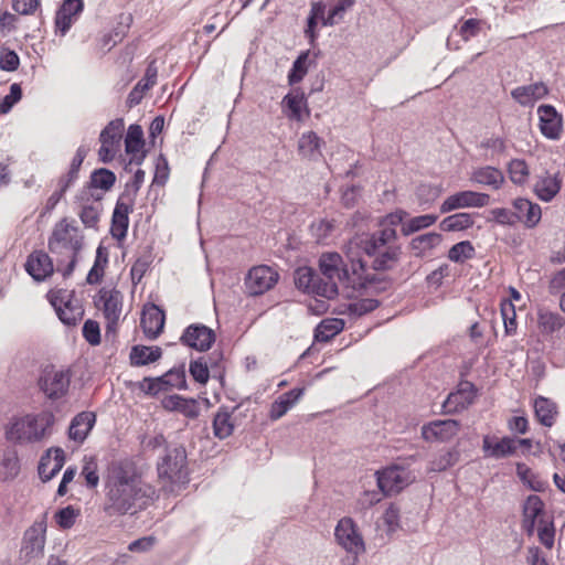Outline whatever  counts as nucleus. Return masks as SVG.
Segmentation results:
<instances>
[{"instance_id": "obj_42", "label": "nucleus", "mask_w": 565, "mask_h": 565, "mask_svg": "<svg viewBox=\"0 0 565 565\" xmlns=\"http://www.w3.org/2000/svg\"><path fill=\"white\" fill-rule=\"evenodd\" d=\"M443 236L439 233L430 232L414 237L411 247L416 256H423L440 245Z\"/></svg>"}, {"instance_id": "obj_31", "label": "nucleus", "mask_w": 565, "mask_h": 565, "mask_svg": "<svg viewBox=\"0 0 565 565\" xmlns=\"http://www.w3.org/2000/svg\"><path fill=\"white\" fill-rule=\"evenodd\" d=\"M473 183L499 190L504 183V174L498 168L486 166L475 169L470 174Z\"/></svg>"}, {"instance_id": "obj_33", "label": "nucleus", "mask_w": 565, "mask_h": 565, "mask_svg": "<svg viewBox=\"0 0 565 565\" xmlns=\"http://www.w3.org/2000/svg\"><path fill=\"white\" fill-rule=\"evenodd\" d=\"M189 372L193 380L200 384H206L210 379V372H213V376L222 377V371L217 362H209L204 356L199 358L190 362Z\"/></svg>"}, {"instance_id": "obj_27", "label": "nucleus", "mask_w": 565, "mask_h": 565, "mask_svg": "<svg viewBox=\"0 0 565 565\" xmlns=\"http://www.w3.org/2000/svg\"><path fill=\"white\" fill-rule=\"evenodd\" d=\"M513 207L518 215V222H523L527 228L535 227L541 221L542 210L537 203L518 198L513 201Z\"/></svg>"}, {"instance_id": "obj_7", "label": "nucleus", "mask_w": 565, "mask_h": 565, "mask_svg": "<svg viewBox=\"0 0 565 565\" xmlns=\"http://www.w3.org/2000/svg\"><path fill=\"white\" fill-rule=\"evenodd\" d=\"M158 475L171 483H185L188 481L186 452L183 446H173L166 449L164 456L158 462Z\"/></svg>"}, {"instance_id": "obj_57", "label": "nucleus", "mask_w": 565, "mask_h": 565, "mask_svg": "<svg viewBox=\"0 0 565 565\" xmlns=\"http://www.w3.org/2000/svg\"><path fill=\"white\" fill-rule=\"evenodd\" d=\"M81 476L85 479L86 486L89 489H95L98 486L99 476L97 473V463L93 458L85 457Z\"/></svg>"}, {"instance_id": "obj_56", "label": "nucleus", "mask_w": 565, "mask_h": 565, "mask_svg": "<svg viewBox=\"0 0 565 565\" xmlns=\"http://www.w3.org/2000/svg\"><path fill=\"white\" fill-rule=\"evenodd\" d=\"M167 390L169 388H178L185 390L186 388V375L183 367L181 369H172L166 374L162 375Z\"/></svg>"}, {"instance_id": "obj_18", "label": "nucleus", "mask_w": 565, "mask_h": 565, "mask_svg": "<svg viewBox=\"0 0 565 565\" xmlns=\"http://www.w3.org/2000/svg\"><path fill=\"white\" fill-rule=\"evenodd\" d=\"M540 130L550 140H558L563 132V119L552 105H541L537 108Z\"/></svg>"}, {"instance_id": "obj_48", "label": "nucleus", "mask_w": 565, "mask_h": 565, "mask_svg": "<svg viewBox=\"0 0 565 565\" xmlns=\"http://www.w3.org/2000/svg\"><path fill=\"white\" fill-rule=\"evenodd\" d=\"M508 173L512 183L522 185L526 183L530 168L523 159H512L508 164Z\"/></svg>"}, {"instance_id": "obj_13", "label": "nucleus", "mask_w": 565, "mask_h": 565, "mask_svg": "<svg viewBox=\"0 0 565 565\" xmlns=\"http://www.w3.org/2000/svg\"><path fill=\"white\" fill-rule=\"evenodd\" d=\"M461 424L456 419H436L422 426V437L428 443H448L460 431Z\"/></svg>"}, {"instance_id": "obj_15", "label": "nucleus", "mask_w": 565, "mask_h": 565, "mask_svg": "<svg viewBox=\"0 0 565 565\" xmlns=\"http://www.w3.org/2000/svg\"><path fill=\"white\" fill-rule=\"evenodd\" d=\"M132 207L134 198L129 193H122L117 200L111 217L110 233L115 239L121 241L127 236L129 213Z\"/></svg>"}, {"instance_id": "obj_29", "label": "nucleus", "mask_w": 565, "mask_h": 565, "mask_svg": "<svg viewBox=\"0 0 565 565\" xmlns=\"http://www.w3.org/2000/svg\"><path fill=\"white\" fill-rule=\"evenodd\" d=\"M547 94L548 88L543 82L518 86L511 90L512 98L521 106H531L536 100L544 98Z\"/></svg>"}, {"instance_id": "obj_20", "label": "nucleus", "mask_w": 565, "mask_h": 565, "mask_svg": "<svg viewBox=\"0 0 565 565\" xmlns=\"http://www.w3.org/2000/svg\"><path fill=\"white\" fill-rule=\"evenodd\" d=\"M544 502L536 494L526 498L523 504L522 527L527 535H533L541 519H550L544 510Z\"/></svg>"}, {"instance_id": "obj_11", "label": "nucleus", "mask_w": 565, "mask_h": 565, "mask_svg": "<svg viewBox=\"0 0 565 565\" xmlns=\"http://www.w3.org/2000/svg\"><path fill=\"white\" fill-rule=\"evenodd\" d=\"M490 203V195L483 192L463 190L456 192L444 200L439 210L446 214L455 210L483 207Z\"/></svg>"}, {"instance_id": "obj_35", "label": "nucleus", "mask_w": 565, "mask_h": 565, "mask_svg": "<svg viewBox=\"0 0 565 565\" xmlns=\"http://www.w3.org/2000/svg\"><path fill=\"white\" fill-rule=\"evenodd\" d=\"M323 140L315 132H303L298 140V151L307 159L317 160L321 156Z\"/></svg>"}, {"instance_id": "obj_54", "label": "nucleus", "mask_w": 565, "mask_h": 565, "mask_svg": "<svg viewBox=\"0 0 565 565\" xmlns=\"http://www.w3.org/2000/svg\"><path fill=\"white\" fill-rule=\"evenodd\" d=\"M501 315L507 335H512L516 331V315L514 305L510 300L501 302Z\"/></svg>"}, {"instance_id": "obj_30", "label": "nucleus", "mask_w": 565, "mask_h": 565, "mask_svg": "<svg viewBox=\"0 0 565 565\" xmlns=\"http://www.w3.org/2000/svg\"><path fill=\"white\" fill-rule=\"evenodd\" d=\"M158 68L156 62L151 61L146 70L145 76L136 84L127 97L129 108L137 106L143 98L145 93L157 82Z\"/></svg>"}, {"instance_id": "obj_43", "label": "nucleus", "mask_w": 565, "mask_h": 565, "mask_svg": "<svg viewBox=\"0 0 565 565\" xmlns=\"http://www.w3.org/2000/svg\"><path fill=\"white\" fill-rule=\"evenodd\" d=\"M516 475L524 484L535 492H543L548 488V482L533 472L525 463H516Z\"/></svg>"}, {"instance_id": "obj_6", "label": "nucleus", "mask_w": 565, "mask_h": 565, "mask_svg": "<svg viewBox=\"0 0 565 565\" xmlns=\"http://www.w3.org/2000/svg\"><path fill=\"white\" fill-rule=\"evenodd\" d=\"M337 543L347 552L348 565H355L359 556L365 552V543L355 522L349 518L338 521L334 529Z\"/></svg>"}, {"instance_id": "obj_1", "label": "nucleus", "mask_w": 565, "mask_h": 565, "mask_svg": "<svg viewBox=\"0 0 565 565\" xmlns=\"http://www.w3.org/2000/svg\"><path fill=\"white\" fill-rule=\"evenodd\" d=\"M386 230L374 234H356L344 246V254L351 263L352 284H373L384 280L388 265ZM319 267L328 279L326 284L351 282L349 270L342 267V257L338 253H324L320 256Z\"/></svg>"}, {"instance_id": "obj_49", "label": "nucleus", "mask_w": 565, "mask_h": 565, "mask_svg": "<svg viewBox=\"0 0 565 565\" xmlns=\"http://www.w3.org/2000/svg\"><path fill=\"white\" fill-rule=\"evenodd\" d=\"M82 203L81 212L78 213L79 218L82 223L86 227H95L99 221L100 215V204L98 201H95L93 203H88V201H79Z\"/></svg>"}, {"instance_id": "obj_45", "label": "nucleus", "mask_w": 565, "mask_h": 565, "mask_svg": "<svg viewBox=\"0 0 565 565\" xmlns=\"http://www.w3.org/2000/svg\"><path fill=\"white\" fill-rule=\"evenodd\" d=\"M473 223L472 214L459 212L445 217L440 222V228L445 232H459L470 228Z\"/></svg>"}, {"instance_id": "obj_4", "label": "nucleus", "mask_w": 565, "mask_h": 565, "mask_svg": "<svg viewBox=\"0 0 565 565\" xmlns=\"http://www.w3.org/2000/svg\"><path fill=\"white\" fill-rule=\"evenodd\" d=\"M55 422V415L49 409L14 417L6 427V438L17 444L41 441L52 434Z\"/></svg>"}, {"instance_id": "obj_3", "label": "nucleus", "mask_w": 565, "mask_h": 565, "mask_svg": "<svg viewBox=\"0 0 565 565\" xmlns=\"http://www.w3.org/2000/svg\"><path fill=\"white\" fill-rule=\"evenodd\" d=\"M84 244V235L74 218L63 217L53 226L47 247L56 258L57 271L64 277L74 271Z\"/></svg>"}, {"instance_id": "obj_24", "label": "nucleus", "mask_w": 565, "mask_h": 565, "mask_svg": "<svg viewBox=\"0 0 565 565\" xmlns=\"http://www.w3.org/2000/svg\"><path fill=\"white\" fill-rule=\"evenodd\" d=\"M25 270L36 281H42L51 276L54 267L50 256L43 250L33 252L26 260Z\"/></svg>"}, {"instance_id": "obj_46", "label": "nucleus", "mask_w": 565, "mask_h": 565, "mask_svg": "<svg viewBox=\"0 0 565 565\" xmlns=\"http://www.w3.org/2000/svg\"><path fill=\"white\" fill-rule=\"evenodd\" d=\"M282 106L286 108L288 118L299 121L302 118V108L306 106L305 95L298 90L289 93L284 97Z\"/></svg>"}, {"instance_id": "obj_16", "label": "nucleus", "mask_w": 565, "mask_h": 565, "mask_svg": "<svg viewBox=\"0 0 565 565\" xmlns=\"http://www.w3.org/2000/svg\"><path fill=\"white\" fill-rule=\"evenodd\" d=\"M46 524L44 521L34 522L24 533L22 553L25 558H39L44 554Z\"/></svg>"}, {"instance_id": "obj_47", "label": "nucleus", "mask_w": 565, "mask_h": 565, "mask_svg": "<svg viewBox=\"0 0 565 565\" xmlns=\"http://www.w3.org/2000/svg\"><path fill=\"white\" fill-rule=\"evenodd\" d=\"M143 131L139 125H130L125 138V149L129 154H137L143 148Z\"/></svg>"}, {"instance_id": "obj_59", "label": "nucleus", "mask_w": 565, "mask_h": 565, "mask_svg": "<svg viewBox=\"0 0 565 565\" xmlns=\"http://www.w3.org/2000/svg\"><path fill=\"white\" fill-rule=\"evenodd\" d=\"M491 218L500 225L513 226L518 223V215L515 212L504 207H495L490 211Z\"/></svg>"}, {"instance_id": "obj_19", "label": "nucleus", "mask_w": 565, "mask_h": 565, "mask_svg": "<svg viewBox=\"0 0 565 565\" xmlns=\"http://www.w3.org/2000/svg\"><path fill=\"white\" fill-rule=\"evenodd\" d=\"M84 10L83 0H63L55 14V32L64 36Z\"/></svg>"}, {"instance_id": "obj_58", "label": "nucleus", "mask_w": 565, "mask_h": 565, "mask_svg": "<svg viewBox=\"0 0 565 565\" xmlns=\"http://www.w3.org/2000/svg\"><path fill=\"white\" fill-rule=\"evenodd\" d=\"M0 466L4 470L0 476L2 480L13 479L19 473V460L13 452L4 454Z\"/></svg>"}, {"instance_id": "obj_60", "label": "nucleus", "mask_w": 565, "mask_h": 565, "mask_svg": "<svg viewBox=\"0 0 565 565\" xmlns=\"http://www.w3.org/2000/svg\"><path fill=\"white\" fill-rule=\"evenodd\" d=\"M107 264V257L102 258V247L97 249L95 263L87 274L86 281L89 285L98 284L104 276V268Z\"/></svg>"}, {"instance_id": "obj_40", "label": "nucleus", "mask_w": 565, "mask_h": 565, "mask_svg": "<svg viewBox=\"0 0 565 565\" xmlns=\"http://www.w3.org/2000/svg\"><path fill=\"white\" fill-rule=\"evenodd\" d=\"M125 129V122L121 118H116L108 122L99 136L100 143H106L120 149V141Z\"/></svg>"}, {"instance_id": "obj_14", "label": "nucleus", "mask_w": 565, "mask_h": 565, "mask_svg": "<svg viewBox=\"0 0 565 565\" xmlns=\"http://www.w3.org/2000/svg\"><path fill=\"white\" fill-rule=\"evenodd\" d=\"M215 339L216 335L211 328L202 323H193L184 329L180 342L196 351L205 352L211 349Z\"/></svg>"}, {"instance_id": "obj_2", "label": "nucleus", "mask_w": 565, "mask_h": 565, "mask_svg": "<svg viewBox=\"0 0 565 565\" xmlns=\"http://www.w3.org/2000/svg\"><path fill=\"white\" fill-rule=\"evenodd\" d=\"M156 499V489L146 483L131 460L113 461L105 477L104 511L110 515H134Z\"/></svg>"}, {"instance_id": "obj_53", "label": "nucleus", "mask_w": 565, "mask_h": 565, "mask_svg": "<svg viewBox=\"0 0 565 565\" xmlns=\"http://www.w3.org/2000/svg\"><path fill=\"white\" fill-rule=\"evenodd\" d=\"M475 255V247L469 241H462L454 246L448 252V258L454 263H463L471 259Z\"/></svg>"}, {"instance_id": "obj_64", "label": "nucleus", "mask_w": 565, "mask_h": 565, "mask_svg": "<svg viewBox=\"0 0 565 565\" xmlns=\"http://www.w3.org/2000/svg\"><path fill=\"white\" fill-rule=\"evenodd\" d=\"M22 98L21 86L17 83L10 86V93L0 103V113L7 114Z\"/></svg>"}, {"instance_id": "obj_37", "label": "nucleus", "mask_w": 565, "mask_h": 565, "mask_svg": "<svg viewBox=\"0 0 565 565\" xmlns=\"http://www.w3.org/2000/svg\"><path fill=\"white\" fill-rule=\"evenodd\" d=\"M162 355L159 347L135 345L130 352V363L135 366L147 365L158 361Z\"/></svg>"}, {"instance_id": "obj_26", "label": "nucleus", "mask_w": 565, "mask_h": 565, "mask_svg": "<svg viewBox=\"0 0 565 565\" xmlns=\"http://www.w3.org/2000/svg\"><path fill=\"white\" fill-rule=\"evenodd\" d=\"M96 423L93 412L77 414L70 424L68 438L77 444H83Z\"/></svg>"}, {"instance_id": "obj_9", "label": "nucleus", "mask_w": 565, "mask_h": 565, "mask_svg": "<svg viewBox=\"0 0 565 565\" xmlns=\"http://www.w3.org/2000/svg\"><path fill=\"white\" fill-rule=\"evenodd\" d=\"M122 294L113 288H102L95 299V305L103 311L107 321V331L115 330L122 313Z\"/></svg>"}, {"instance_id": "obj_32", "label": "nucleus", "mask_w": 565, "mask_h": 565, "mask_svg": "<svg viewBox=\"0 0 565 565\" xmlns=\"http://www.w3.org/2000/svg\"><path fill=\"white\" fill-rule=\"evenodd\" d=\"M305 390L297 387L281 394L270 406L269 418L277 420L290 411L302 397Z\"/></svg>"}, {"instance_id": "obj_25", "label": "nucleus", "mask_w": 565, "mask_h": 565, "mask_svg": "<svg viewBox=\"0 0 565 565\" xmlns=\"http://www.w3.org/2000/svg\"><path fill=\"white\" fill-rule=\"evenodd\" d=\"M374 476L376 477V486L379 490H367L361 494L358 500V504L362 509L373 507L388 493V468L384 467L381 470H377Z\"/></svg>"}, {"instance_id": "obj_5", "label": "nucleus", "mask_w": 565, "mask_h": 565, "mask_svg": "<svg viewBox=\"0 0 565 565\" xmlns=\"http://www.w3.org/2000/svg\"><path fill=\"white\" fill-rule=\"evenodd\" d=\"M72 376L70 367L46 366L39 377V388L52 404L61 406L70 392Z\"/></svg>"}, {"instance_id": "obj_44", "label": "nucleus", "mask_w": 565, "mask_h": 565, "mask_svg": "<svg viewBox=\"0 0 565 565\" xmlns=\"http://www.w3.org/2000/svg\"><path fill=\"white\" fill-rule=\"evenodd\" d=\"M459 460V451L456 448L443 450L435 455L428 462V471L441 472L452 467Z\"/></svg>"}, {"instance_id": "obj_36", "label": "nucleus", "mask_w": 565, "mask_h": 565, "mask_svg": "<svg viewBox=\"0 0 565 565\" xmlns=\"http://www.w3.org/2000/svg\"><path fill=\"white\" fill-rule=\"evenodd\" d=\"M534 412L537 420L542 425L546 427L554 425L557 415V406L553 401L543 396L536 397L534 401Z\"/></svg>"}, {"instance_id": "obj_28", "label": "nucleus", "mask_w": 565, "mask_h": 565, "mask_svg": "<svg viewBox=\"0 0 565 565\" xmlns=\"http://www.w3.org/2000/svg\"><path fill=\"white\" fill-rule=\"evenodd\" d=\"M166 316L158 306L151 305L146 308L141 316V327L149 339H156L162 331Z\"/></svg>"}, {"instance_id": "obj_22", "label": "nucleus", "mask_w": 565, "mask_h": 565, "mask_svg": "<svg viewBox=\"0 0 565 565\" xmlns=\"http://www.w3.org/2000/svg\"><path fill=\"white\" fill-rule=\"evenodd\" d=\"M482 451L484 457L502 459L515 454L516 440L512 437L498 438L486 435L482 438Z\"/></svg>"}, {"instance_id": "obj_23", "label": "nucleus", "mask_w": 565, "mask_h": 565, "mask_svg": "<svg viewBox=\"0 0 565 565\" xmlns=\"http://www.w3.org/2000/svg\"><path fill=\"white\" fill-rule=\"evenodd\" d=\"M563 179L558 172L550 173L544 172L536 177L533 184V192L539 200L543 202H551L559 193Z\"/></svg>"}, {"instance_id": "obj_39", "label": "nucleus", "mask_w": 565, "mask_h": 565, "mask_svg": "<svg viewBox=\"0 0 565 565\" xmlns=\"http://www.w3.org/2000/svg\"><path fill=\"white\" fill-rule=\"evenodd\" d=\"M344 328V321L338 318L323 319L315 330V339L318 342H328L339 334Z\"/></svg>"}, {"instance_id": "obj_21", "label": "nucleus", "mask_w": 565, "mask_h": 565, "mask_svg": "<svg viewBox=\"0 0 565 565\" xmlns=\"http://www.w3.org/2000/svg\"><path fill=\"white\" fill-rule=\"evenodd\" d=\"M476 390L473 384L465 382L460 387L448 395L443 403V411L446 414L459 413L468 408L475 401Z\"/></svg>"}, {"instance_id": "obj_12", "label": "nucleus", "mask_w": 565, "mask_h": 565, "mask_svg": "<svg viewBox=\"0 0 565 565\" xmlns=\"http://www.w3.org/2000/svg\"><path fill=\"white\" fill-rule=\"evenodd\" d=\"M279 274L266 265L255 266L245 277V288L252 296H259L270 290L278 281Z\"/></svg>"}, {"instance_id": "obj_17", "label": "nucleus", "mask_w": 565, "mask_h": 565, "mask_svg": "<svg viewBox=\"0 0 565 565\" xmlns=\"http://www.w3.org/2000/svg\"><path fill=\"white\" fill-rule=\"evenodd\" d=\"M116 181V175L108 169H97L90 175L89 183L84 186L77 194V201H89L93 198L95 201L102 199L100 194H95L94 190L108 191L113 188Z\"/></svg>"}, {"instance_id": "obj_8", "label": "nucleus", "mask_w": 565, "mask_h": 565, "mask_svg": "<svg viewBox=\"0 0 565 565\" xmlns=\"http://www.w3.org/2000/svg\"><path fill=\"white\" fill-rule=\"evenodd\" d=\"M51 305L54 307L58 319L66 326H76L84 316V309L77 299L67 290L51 291L49 294Z\"/></svg>"}, {"instance_id": "obj_52", "label": "nucleus", "mask_w": 565, "mask_h": 565, "mask_svg": "<svg viewBox=\"0 0 565 565\" xmlns=\"http://www.w3.org/2000/svg\"><path fill=\"white\" fill-rule=\"evenodd\" d=\"M437 218L438 217L435 214H424L415 216L403 224L402 232L404 235H409L412 233H415L417 231H420L433 225L437 221Z\"/></svg>"}, {"instance_id": "obj_10", "label": "nucleus", "mask_w": 565, "mask_h": 565, "mask_svg": "<svg viewBox=\"0 0 565 565\" xmlns=\"http://www.w3.org/2000/svg\"><path fill=\"white\" fill-rule=\"evenodd\" d=\"M295 285L299 290L326 298H333L338 294L335 284H321L317 274L310 267H299L295 271Z\"/></svg>"}, {"instance_id": "obj_61", "label": "nucleus", "mask_w": 565, "mask_h": 565, "mask_svg": "<svg viewBox=\"0 0 565 565\" xmlns=\"http://www.w3.org/2000/svg\"><path fill=\"white\" fill-rule=\"evenodd\" d=\"M441 194V188L431 184H420L417 188L416 195L420 205L430 204Z\"/></svg>"}, {"instance_id": "obj_63", "label": "nucleus", "mask_w": 565, "mask_h": 565, "mask_svg": "<svg viewBox=\"0 0 565 565\" xmlns=\"http://www.w3.org/2000/svg\"><path fill=\"white\" fill-rule=\"evenodd\" d=\"M334 225L331 221L319 220L311 224V234L318 243H323L331 234Z\"/></svg>"}, {"instance_id": "obj_62", "label": "nucleus", "mask_w": 565, "mask_h": 565, "mask_svg": "<svg viewBox=\"0 0 565 565\" xmlns=\"http://www.w3.org/2000/svg\"><path fill=\"white\" fill-rule=\"evenodd\" d=\"M541 327L546 332H554L564 326V319L558 313L543 312L539 318Z\"/></svg>"}, {"instance_id": "obj_38", "label": "nucleus", "mask_w": 565, "mask_h": 565, "mask_svg": "<svg viewBox=\"0 0 565 565\" xmlns=\"http://www.w3.org/2000/svg\"><path fill=\"white\" fill-rule=\"evenodd\" d=\"M64 465L63 450L56 449L54 458L43 457L39 465V476L45 482L55 477Z\"/></svg>"}, {"instance_id": "obj_50", "label": "nucleus", "mask_w": 565, "mask_h": 565, "mask_svg": "<svg viewBox=\"0 0 565 565\" xmlns=\"http://www.w3.org/2000/svg\"><path fill=\"white\" fill-rule=\"evenodd\" d=\"M163 406L167 409L180 411L190 417H194L196 415L195 401L186 399L179 395H172V396H169L168 398H164Z\"/></svg>"}, {"instance_id": "obj_34", "label": "nucleus", "mask_w": 565, "mask_h": 565, "mask_svg": "<svg viewBox=\"0 0 565 565\" xmlns=\"http://www.w3.org/2000/svg\"><path fill=\"white\" fill-rule=\"evenodd\" d=\"M416 480V473L409 469L408 465L404 466L397 462L391 463V494L398 493Z\"/></svg>"}, {"instance_id": "obj_41", "label": "nucleus", "mask_w": 565, "mask_h": 565, "mask_svg": "<svg viewBox=\"0 0 565 565\" xmlns=\"http://www.w3.org/2000/svg\"><path fill=\"white\" fill-rule=\"evenodd\" d=\"M214 435L220 439H225L233 434L234 424L232 415L227 407H220L213 419Z\"/></svg>"}, {"instance_id": "obj_55", "label": "nucleus", "mask_w": 565, "mask_h": 565, "mask_svg": "<svg viewBox=\"0 0 565 565\" xmlns=\"http://www.w3.org/2000/svg\"><path fill=\"white\" fill-rule=\"evenodd\" d=\"M540 542L548 550L554 546L555 529L551 519H541L536 525Z\"/></svg>"}, {"instance_id": "obj_51", "label": "nucleus", "mask_w": 565, "mask_h": 565, "mask_svg": "<svg viewBox=\"0 0 565 565\" xmlns=\"http://www.w3.org/2000/svg\"><path fill=\"white\" fill-rule=\"evenodd\" d=\"M309 51L302 52L294 62L292 67L288 74V82L290 85L299 83L308 72Z\"/></svg>"}]
</instances>
